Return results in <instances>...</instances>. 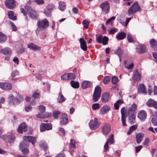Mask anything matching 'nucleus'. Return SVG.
Instances as JSON below:
<instances>
[{
    "instance_id": "38",
    "label": "nucleus",
    "mask_w": 157,
    "mask_h": 157,
    "mask_svg": "<svg viewBox=\"0 0 157 157\" xmlns=\"http://www.w3.org/2000/svg\"><path fill=\"white\" fill-rule=\"evenodd\" d=\"M59 8L61 11H63L66 9V4L63 2H60L59 3Z\"/></svg>"
},
{
    "instance_id": "58",
    "label": "nucleus",
    "mask_w": 157,
    "mask_h": 157,
    "mask_svg": "<svg viewBox=\"0 0 157 157\" xmlns=\"http://www.w3.org/2000/svg\"><path fill=\"white\" fill-rule=\"evenodd\" d=\"M40 94L39 93L34 92L32 95V97L35 98H38L40 97Z\"/></svg>"
},
{
    "instance_id": "6",
    "label": "nucleus",
    "mask_w": 157,
    "mask_h": 157,
    "mask_svg": "<svg viewBox=\"0 0 157 157\" xmlns=\"http://www.w3.org/2000/svg\"><path fill=\"white\" fill-rule=\"evenodd\" d=\"M23 139L24 141L31 143L32 145L35 147V144L36 142V137L31 136H24Z\"/></svg>"
},
{
    "instance_id": "20",
    "label": "nucleus",
    "mask_w": 157,
    "mask_h": 157,
    "mask_svg": "<svg viewBox=\"0 0 157 157\" xmlns=\"http://www.w3.org/2000/svg\"><path fill=\"white\" fill-rule=\"evenodd\" d=\"M44 113L41 112L39 113L36 115V117L40 118H44L49 117L51 116V114L49 113Z\"/></svg>"
},
{
    "instance_id": "30",
    "label": "nucleus",
    "mask_w": 157,
    "mask_h": 157,
    "mask_svg": "<svg viewBox=\"0 0 157 157\" xmlns=\"http://www.w3.org/2000/svg\"><path fill=\"white\" fill-rule=\"evenodd\" d=\"M2 52L4 55L7 56L10 55L12 53L11 50L8 48H4L2 50Z\"/></svg>"
},
{
    "instance_id": "57",
    "label": "nucleus",
    "mask_w": 157,
    "mask_h": 157,
    "mask_svg": "<svg viewBox=\"0 0 157 157\" xmlns=\"http://www.w3.org/2000/svg\"><path fill=\"white\" fill-rule=\"evenodd\" d=\"M44 13L47 17H50L51 16V11L48 10L47 9L45 10Z\"/></svg>"
},
{
    "instance_id": "31",
    "label": "nucleus",
    "mask_w": 157,
    "mask_h": 157,
    "mask_svg": "<svg viewBox=\"0 0 157 157\" xmlns=\"http://www.w3.org/2000/svg\"><path fill=\"white\" fill-rule=\"evenodd\" d=\"M39 145L40 147L43 149L44 151H46L48 149V146L45 142L41 140L40 142Z\"/></svg>"
},
{
    "instance_id": "22",
    "label": "nucleus",
    "mask_w": 157,
    "mask_h": 157,
    "mask_svg": "<svg viewBox=\"0 0 157 157\" xmlns=\"http://www.w3.org/2000/svg\"><path fill=\"white\" fill-rule=\"evenodd\" d=\"M110 107L108 105H105L102 107L100 111V113L101 114H106L110 110Z\"/></svg>"
},
{
    "instance_id": "37",
    "label": "nucleus",
    "mask_w": 157,
    "mask_h": 157,
    "mask_svg": "<svg viewBox=\"0 0 157 157\" xmlns=\"http://www.w3.org/2000/svg\"><path fill=\"white\" fill-rule=\"evenodd\" d=\"M57 99L58 102H62L65 101L66 99L61 93L59 92V96Z\"/></svg>"
},
{
    "instance_id": "15",
    "label": "nucleus",
    "mask_w": 157,
    "mask_h": 157,
    "mask_svg": "<svg viewBox=\"0 0 157 157\" xmlns=\"http://www.w3.org/2000/svg\"><path fill=\"white\" fill-rule=\"evenodd\" d=\"M15 0H6L5 4L7 8L12 9L15 6Z\"/></svg>"
},
{
    "instance_id": "28",
    "label": "nucleus",
    "mask_w": 157,
    "mask_h": 157,
    "mask_svg": "<svg viewBox=\"0 0 157 157\" xmlns=\"http://www.w3.org/2000/svg\"><path fill=\"white\" fill-rule=\"evenodd\" d=\"M6 138L8 139V141L9 143H13L15 140V136L13 134H11L6 136Z\"/></svg>"
},
{
    "instance_id": "43",
    "label": "nucleus",
    "mask_w": 157,
    "mask_h": 157,
    "mask_svg": "<svg viewBox=\"0 0 157 157\" xmlns=\"http://www.w3.org/2000/svg\"><path fill=\"white\" fill-rule=\"evenodd\" d=\"M107 142H108L110 144H113L114 142V135L113 134H111L109 136V138L107 140Z\"/></svg>"
},
{
    "instance_id": "14",
    "label": "nucleus",
    "mask_w": 157,
    "mask_h": 157,
    "mask_svg": "<svg viewBox=\"0 0 157 157\" xmlns=\"http://www.w3.org/2000/svg\"><path fill=\"white\" fill-rule=\"evenodd\" d=\"M146 105L149 107L157 109V102L151 99H149L146 102Z\"/></svg>"
},
{
    "instance_id": "32",
    "label": "nucleus",
    "mask_w": 157,
    "mask_h": 157,
    "mask_svg": "<svg viewBox=\"0 0 157 157\" xmlns=\"http://www.w3.org/2000/svg\"><path fill=\"white\" fill-rule=\"evenodd\" d=\"M9 102L15 104L18 102V99L15 98L13 95H11L9 97Z\"/></svg>"
},
{
    "instance_id": "47",
    "label": "nucleus",
    "mask_w": 157,
    "mask_h": 157,
    "mask_svg": "<svg viewBox=\"0 0 157 157\" xmlns=\"http://www.w3.org/2000/svg\"><path fill=\"white\" fill-rule=\"evenodd\" d=\"M110 77L108 76L105 77L103 79V82L104 84H106L108 83L110 80Z\"/></svg>"
},
{
    "instance_id": "51",
    "label": "nucleus",
    "mask_w": 157,
    "mask_h": 157,
    "mask_svg": "<svg viewBox=\"0 0 157 157\" xmlns=\"http://www.w3.org/2000/svg\"><path fill=\"white\" fill-rule=\"evenodd\" d=\"M115 19V17H113L110 18V19L107 20L106 23V25H108V24H111V25H113V20H114Z\"/></svg>"
},
{
    "instance_id": "12",
    "label": "nucleus",
    "mask_w": 157,
    "mask_h": 157,
    "mask_svg": "<svg viewBox=\"0 0 157 157\" xmlns=\"http://www.w3.org/2000/svg\"><path fill=\"white\" fill-rule=\"evenodd\" d=\"M111 126L109 124H104L102 128V133L104 135H107L109 134L111 130Z\"/></svg>"
},
{
    "instance_id": "27",
    "label": "nucleus",
    "mask_w": 157,
    "mask_h": 157,
    "mask_svg": "<svg viewBox=\"0 0 157 157\" xmlns=\"http://www.w3.org/2000/svg\"><path fill=\"white\" fill-rule=\"evenodd\" d=\"M91 83L90 82L87 81H84L82 83L81 86L83 89H85L90 87Z\"/></svg>"
},
{
    "instance_id": "44",
    "label": "nucleus",
    "mask_w": 157,
    "mask_h": 157,
    "mask_svg": "<svg viewBox=\"0 0 157 157\" xmlns=\"http://www.w3.org/2000/svg\"><path fill=\"white\" fill-rule=\"evenodd\" d=\"M82 24L85 28L88 29L89 28L90 22L86 20H83L82 21Z\"/></svg>"
},
{
    "instance_id": "63",
    "label": "nucleus",
    "mask_w": 157,
    "mask_h": 157,
    "mask_svg": "<svg viewBox=\"0 0 157 157\" xmlns=\"http://www.w3.org/2000/svg\"><path fill=\"white\" fill-rule=\"evenodd\" d=\"M32 109V107L30 105H29L26 106L25 108V111L28 112L31 111Z\"/></svg>"
},
{
    "instance_id": "25",
    "label": "nucleus",
    "mask_w": 157,
    "mask_h": 157,
    "mask_svg": "<svg viewBox=\"0 0 157 157\" xmlns=\"http://www.w3.org/2000/svg\"><path fill=\"white\" fill-rule=\"evenodd\" d=\"M138 91L139 92L146 94L147 92L144 85L143 84H140L138 86Z\"/></svg>"
},
{
    "instance_id": "24",
    "label": "nucleus",
    "mask_w": 157,
    "mask_h": 157,
    "mask_svg": "<svg viewBox=\"0 0 157 157\" xmlns=\"http://www.w3.org/2000/svg\"><path fill=\"white\" fill-rule=\"evenodd\" d=\"M144 135L142 133H139L136 135V140L137 143L140 144L142 140Z\"/></svg>"
},
{
    "instance_id": "55",
    "label": "nucleus",
    "mask_w": 157,
    "mask_h": 157,
    "mask_svg": "<svg viewBox=\"0 0 157 157\" xmlns=\"http://www.w3.org/2000/svg\"><path fill=\"white\" fill-rule=\"evenodd\" d=\"M102 35H100L98 37L96 38V40L97 42L99 43H102Z\"/></svg>"
},
{
    "instance_id": "64",
    "label": "nucleus",
    "mask_w": 157,
    "mask_h": 157,
    "mask_svg": "<svg viewBox=\"0 0 157 157\" xmlns=\"http://www.w3.org/2000/svg\"><path fill=\"white\" fill-rule=\"evenodd\" d=\"M73 12L75 14H77L78 12V7H74L72 9Z\"/></svg>"
},
{
    "instance_id": "46",
    "label": "nucleus",
    "mask_w": 157,
    "mask_h": 157,
    "mask_svg": "<svg viewBox=\"0 0 157 157\" xmlns=\"http://www.w3.org/2000/svg\"><path fill=\"white\" fill-rule=\"evenodd\" d=\"M108 41V38L106 36H104L102 40V44L103 45H105L107 44Z\"/></svg>"
},
{
    "instance_id": "36",
    "label": "nucleus",
    "mask_w": 157,
    "mask_h": 157,
    "mask_svg": "<svg viewBox=\"0 0 157 157\" xmlns=\"http://www.w3.org/2000/svg\"><path fill=\"white\" fill-rule=\"evenodd\" d=\"M14 12L12 11H10L8 12L9 18L13 20L16 19V17L14 15Z\"/></svg>"
},
{
    "instance_id": "21",
    "label": "nucleus",
    "mask_w": 157,
    "mask_h": 157,
    "mask_svg": "<svg viewBox=\"0 0 157 157\" xmlns=\"http://www.w3.org/2000/svg\"><path fill=\"white\" fill-rule=\"evenodd\" d=\"M137 108V105L135 103L133 104L128 109V114H134Z\"/></svg>"
},
{
    "instance_id": "8",
    "label": "nucleus",
    "mask_w": 157,
    "mask_h": 157,
    "mask_svg": "<svg viewBox=\"0 0 157 157\" xmlns=\"http://www.w3.org/2000/svg\"><path fill=\"white\" fill-rule=\"evenodd\" d=\"M100 6L102 11L105 13L107 14L109 13L110 9V5L108 1H105L102 3Z\"/></svg>"
},
{
    "instance_id": "45",
    "label": "nucleus",
    "mask_w": 157,
    "mask_h": 157,
    "mask_svg": "<svg viewBox=\"0 0 157 157\" xmlns=\"http://www.w3.org/2000/svg\"><path fill=\"white\" fill-rule=\"evenodd\" d=\"M68 80H71L75 79L76 78V76L73 73H68Z\"/></svg>"
},
{
    "instance_id": "3",
    "label": "nucleus",
    "mask_w": 157,
    "mask_h": 157,
    "mask_svg": "<svg viewBox=\"0 0 157 157\" xmlns=\"http://www.w3.org/2000/svg\"><path fill=\"white\" fill-rule=\"evenodd\" d=\"M140 10L141 8L138 5V2H136L134 3L128 9V12L129 15H131Z\"/></svg>"
},
{
    "instance_id": "4",
    "label": "nucleus",
    "mask_w": 157,
    "mask_h": 157,
    "mask_svg": "<svg viewBox=\"0 0 157 157\" xmlns=\"http://www.w3.org/2000/svg\"><path fill=\"white\" fill-rule=\"evenodd\" d=\"M101 89L99 86L95 87L94 92L92 100L94 102L97 101L101 97Z\"/></svg>"
},
{
    "instance_id": "54",
    "label": "nucleus",
    "mask_w": 157,
    "mask_h": 157,
    "mask_svg": "<svg viewBox=\"0 0 157 157\" xmlns=\"http://www.w3.org/2000/svg\"><path fill=\"white\" fill-rule=\"evenodd\" d=\"M61 77V79L63 80H68V73L62 75Z\"/></svg>"
},
{
    "instance_id": "34",
    "label": "nucleus",
    "mask_w": 157,
    "mask_h": 157,
    "mask_svg": "<svg viewBox=\"0 0 157 157\" xmlns=\"http://www.w3.org/2000/svg\"><path fill=\"white\" fill-rule=\"evenodd\" d=\"M150 44L151 47L155 50H157V41L154 39H152L150 41Z\"/></svg>"
},
{
    "instance_id": "11",
    "label": "nucleus",
    "mask_w": 157,
    "mask_h": 157,
    "mask_svg": "<svg viewBox=\"0 0 157 157\" xmlns=\"http://www.w3.org/2000/svg\"><path fill=\"white\" fill-rule=\"evenodd\" d=\"M147 114L145 110H140L138 113V117L142 121H145L147 117Z\"/></svg>"
},
{
    "instance_id": "5",
    "label": "nucleus",
    "mask_w": 157,
    "mask_h": 157,
    "mask_svg": "<svg viewBox=\"0 0 157 157\" xmlns=\"http://www.w3.org/2000/svg\"><path fill=\"white\" fill-rule=\"evenodd\" d=\"M101 124L98 121V119L95 118L94 120H91L89 123V125L90 128L92 130H95L98 128L100 125Z\"/></svg>"
},
{
    "instance_id": "10",
    "label": "nucleus",
    "mask_w": 157,
    "mask_h": 157,
    "mask_svg": "<svg viewBox=\"0 0 157 157\" xmlns=\"http://www.w3.org/2000/svg\"><path fill=\"white\" fill-rule=\"evenodd\" d=\"M12 85L11 83L8 82L0 83V88L2 90H11Z\"/></svg>"
},
{
    "instance_id": "49",
    "label": "nucleus",
    "mask_w": 157,
    "mask_h": 157,
    "mask_svg": "<svg viewBox=\"0 0 157 157\" xmlns=\"http://www.w3.org/2000/svg\"><path fill=\"white\" fill-rule=\"evenodd\" d=\"M92 109L93 110L99 109L100 107V104L98 103H94L92 105Z\"/></svg>"
},
{
    "instance_id": "41",
    "label": "nucleus",
    "mask_w": 157,
    "mask_h": 157,
    "mask_svg": "<svg viewBox=\"0 0 157 157\" xmlns=\"http://www.w3.org/2000/svg\"><path fill=\"white\" fill-rule=\"evenodd\" d=\"M115 53L119 56L120 57V60H121V57L123 53V52L121 49L120 48H118V49L115 51Z\"/></svg>"
},
{
    "instance_id": "33",
    "label": "nucleus",
    "mask_w": 157,
    "mask_h": 157,
    "mask_svg": "<svg viewBox=\"0 0 157 157\" xmlns=\"http://www.w3.org/2000/svg\"><path fill=\"white\" fill-rule=\"evenodd\" d=\"M109 94L108 93H105L101 97V100L103 102L105 103L109 99Z\"/></svg>"
},
{
    "instance_id": "56",
    "label": "nucleus",
    "mask_w": 157,
    "mask_h": 157,
    "mask_svg": "<svg viewBox=\"0 0 157 157\" xmlns=\"http://www.w3.org/2000/svg\"><path fill=\"white\" fill-rule=\"evenodd\" d=\"M54 7V6L52 4H49L47 6L46 9H47L48 10H49L51 11V10L53 9Z\"/></svg>"
},
{
    "instance_id": "1",
    "label": "nucleus",
    "mask_w": 157,
    "mask_h": 157,
    "mask_svg": "<svg viewBox=\"0 0 157 157\" xmlns=\"http://www.w3.org/2000/svg\"><path fill=\"white\" fill-rule=\"evenodd\" d=\"M25 8L26 10V13L23 8H22L21 9V13H23L24 16H25L27 13L29 16L32 19H36L38 17V15L35 9L28 5H26L25 6Z\"/></svg>"
},
{
    "instance_id": "26",
    "label": "nucleus",
    "mask_w": 157,
    "mask_h": 157,
    "mask_svg": "<svg viewBox=\"0 0 157 157\" xmlns=\"http://www.w3.org/2000/svg\"><path fill=\"white\" fill-rule=\"evenodd\" d=\"M28 48L34 51L39 50L40 48L33 43H31L28 44Z\"/></svg>"
},
{
    "instance_id": "17",
    "label": "nucleus",
    "mask_w": 157,
    "mask_h": 157,
    "mask_svg": "<svg viewBox=\"0 0 157 157\" xmlns=\"http://www.w3.org/2000/svg\"><path fill=\"white\" fill-rule=\"evenodd\" d=\"M125 108L123 107L121 110V121L122 124L123 126H126L127 125L125 123L126 121V116L125 113Z\"/></svg>"
},
{
    "instance_id": "50",
    "label": "nucleus",
    "mask_w": 157,
    "mask_h": 157,
    "mask_svg": "<svg viewBox=\"0 0 157 157\" xmlns=\"http://www.w3.org/2000/svg\"><path fill=\"white\" fill-rule=\"evenodd\" d=\"M60 113L59 111H55L53 112V116L54 118L57 119L58 118V115Z\"/></svg>"
},
{
    "instance_id": "9",
    "label": "nucleus",
    "mask_w": 157,
    "mask_h": 157,
    "mask_svg": "<svg viewBox=\"0 0 157 157\" xmlns=\"http://www.w3.org/2000/svg\"><path fill=\"white\" fill-rule=\"evenodd\" d=\"M52 128V126L51 123H42L40 126V130L41 132L50 130Z\"/></svg>"
},
{
    "instance_id": "18",
    "label": "nucleus",
    "mask_w": 157,
    "mask_h": 157,
    "mask_svg": "<svg viewBox=\"0 0 157 157\" xmlns=\"http://www.w3.org/2000/svg\"><path fill=\"white\" fill-rule=\"evenodd\" d=\"M141 75L137 69H136L133 73V79L137 81L140 80Z\"/></svg>"
},
{
    "instance_id": "53",
    "label": "nucleus",
    "mask_w": 157,
    "mask_h": 157,
    "mask_svg": "<svg viewBox=\"0 0 157 157\" xmlns=\"http://www.w3.org/2000/svg\"><path fill=\"white\" fill-rule=\"evenodd\" d=\"M118 78L117 77L113 76L112 78V82L113 84H116L117 82Z\"/></svg>"
},
{
    "instance_id": "42",
    "label": "nucleus",
    "mask_w": 157,
    "mask_h": 157,
    "mask_svg": "<svg viewBox=\"0 0 157 157\" xmlns=\"http://www.w3.org/2000/svg\"><path fill=\"white\" fill-rule=\"evenodd\" d=\"M18 72L17 71H13L11 74L12 79L14 80L16 79L17 78H16V76H18Z\"/></svg>"
},
{
    "instance_id": "52",
    "label": "nucleus",
    "mask_w": 157,
    "mask_h": 157,
    "mask_svg": "<svg viewBox=\"0 0 157 157\" xmlns=\"http://www.w3.org/2000/svg\"><path fill=\"white\" fill-rule=\"evenodd\" d=\"M39 110L41 112L44 113L45 111V107L43 105H40L39 106Z\"/></svg>"
},
{
    "instance_id": "60",
    "label": "nucleus",
    "mask_w": 157,
    "mask_h": 157,
    "mask_svg": "<svg viewBox=\"0 0 157 157\" xmlns=\"http://www.w3.org/2000/svg\"><path fill=\"white\" fill-rule=\"evenodd\" d=\"M10 24L11 25L13 30V31H16L17 30V29L16 26L12 22H10Z\"/></svg>"
},
{
    "instance_id": "23",
    "label": "nucleus",
    "mask_w": 157,
    "mask_h": 157,
    "mask_svg": "<svg viewBox=\"0 0 157 157\" xmlns=\"http://www.w3.org/2000/svg\"><path fill=\"white\" fill-rule=\"evenodd\" d=\"M126 36V33L124 32L118 33L116 35V38L118 40H122L124 39Z\"/></svg>"
},
{
    "instance_id": "2",
    "label": "nucleus",
    "mask_w": 157,
    "mask_h": 157,
    "mask_svg": "<svg viewBox=\"0 0 157 157\" xmlns=\"http://www.w3.org/2000/svg\"><path fill=\"white\" fill-rule=\"evenodd\" d=\"M37 28L36 30V34H38L39 32L42 30H46L49 26V23L46 19L38 21L37 22Z\"/></svg>"
},
{
    "instance_id": "7",
    "label": "nucleus",
    "mask_w": 157,
    "mask_h": 157,
    "mask_svg": "<svg viewBox=\"0 0 157 157\" xmlns=\"http://www.w3.org/2000/svg\"><path fill=\"white\" fill-rule=\"evenodd\" d=\"M27 145L24 141L21 142L19 145V147L22 153L25 155H28L29 153V150L27 148L25 147Z\"/></svg>"
},
{
    "instance_id": "29",
    "label": "nucleus",
    "mask_w": 157,
    "mask_h": 157,
    "mask_svg": "<svg viewBox=\"0 0 157 157\" xmlns=\"http://www.w3.org/2000/svg\"><path fill=\"white\" fill-rule=\"evenodd\" d=\"M67 116L66 114H62V118L61 120V123L63 125L65 124L68 121Z\"/></svg>"
},
{
    "instance_id": "35",
    "label": "nucleus",
    "mask_w": 157,
    "mask_h": 157,
    "mask_svg": "<svg viewBox=\"0 0 157 157\" xmlns=\"http://www.w3.org/2000/svg\"><path fill=\"white\" fill-rule=\"evenodd\" d=\"M7 37L6 36L0 32V43H3L5 42L7 40Z\"/></svg>"
},
{
    "instance_id": "62",
    "label": "nucleus",
    "mask_w": 157,
    "mask_h": 157,
    "mask_svg": "<svg viewBox=\"0 0 157 157\" xmlns=\"http://www.w3.org/2000/svg\"><path fill=\"white\" fill-rule=\"evenodd\" d=\"M151 121L152 123L155 125H157V118H153L152 119Z\"/></svg>"
},
{
    "instance_id": "61",
    "label": "nucleus",
    "mask_w": 157,
    "mask_h": 157,
    "mask_svg": "<svg viewBox=\"0 0 157 157\" xmlns=\"http://www.w3.org/2000/svg\"><path fill=\"white\" fill-rule=\"evenodd\" d=\"M104 149L105 152H107L109 151V146L108 142H106L104 146Z\"/></svg>"
},
{
    "instance_id": "16",
    "label": "nucleus",
    "mask_w": 157,
    "mask_h": 157,
    "mask_svg": "<svg viewBox=\"0 0 157 157\" xmlns=\"http://www.w3.org/2000/svg\"><path fill=\"white\" fill-rule=\"evenodd\" d=\"M136 52L140 54L146 52L147 49L146 46L143 45H138L136 48Z\"/></svg>"
},
{
    "instance_id": "40",
    "label": "nucleus",
    "mask_w": 157,
    "mask_h": 157,
    "mask_svg": "<svg viewBox=\"0 0 157 157\" xmlns=\"http://www.w3.org/2000/svg\"><path fill=\"white\" fill-rule=\"evenodd\" d=\"M71 86L74 88H78L79 87V84L77 82H75L72 80L71 82Z\"/></svg>"
},
{
    "instance_id": "59",
    "label": "nucleus",
    "mask_w": 157,
    "mask_h": 157,
    "mask_svg": "<svg viewBox=\"0 0 157 157\" xmlns=\"http://www.w3.org/2000/svg\"><path fill=\"white\" fill-rule=\"evenodd\" d=\"M117 29L116 28L113 27V29H112L109 31V33L111 34H113L115 32L117 31Z\"/></svg>"
},
{
    "instance_id": "39",
    "label": "nucleus",
    "mask_w": 157,
    "mask_h": 157,
    "mask_svg": "<svg viewBox=\"0 0 157 157\" xmlns=\"http://www.w3.org/2000/svg\"><path fill=\"white\" fill-rule=\"evenodd\" d=\"M135 118L136 117L134 114H131V115L129 117L128 122L131 124L135 122Z\"/></svg>"
},
{
    "instance_id": "48",
    "label": "nucleus",
    "mask_w": 157,
    "mask_h": 157,
    "mask_svg": "<svg viewBox=\"0 0 157 157\" xmlns=\"http://www.w3.org/2000/svg\"><path fill=\"white\" fill-rule=\"evenodd\" d=\"M127 38L128 42L132 43L134 42V40L132 37V36L131 34H128L127 35Z\"/></svg>"
},
{
    "instance_id": "19",
    "label": "nucleus",
    "mask_w": 157,
    "mask_h": 157,
    "mask_svg": "<svg viewBox=\"0 0 157 157\" xmlns=\"http://www.w3.org/2000/svg\"><path fill=\"white\" fill-rule=\"evenodd\" d=\"M81 49L84 51H86L87 49V46L86 45V42L83 38H81L79 40Z\"/></svg>"
},
{
    "instance_id": "13",
    "label": "nucleus",
    "mask_w": 157,
    "mask_h": 157,
    "mask_svg": "<svg viewBox=\"0 0 157 157\" xmlns=\"http://www.w3.org/2000/svg\"><path fill=\"white\" fill-rule=\"evenodd\" d=\"M27 130V127L25 122L21 123L19 126L17 131L19 133H22L23 132H25Z\"/></svg>"
}]
</instances>
